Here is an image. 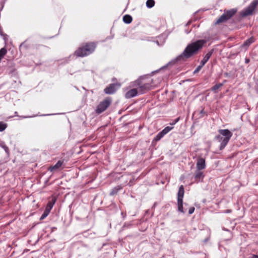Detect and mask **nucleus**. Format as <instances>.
Here are the masks:
<instances>
[{
	"instance_id": "1",
	"label": "nucleus",
	"mask_w": 258,
	"mask_h": 258,
	"mask_svg": "<svg viewBox=\"0 0 258 258\" xmlns=\"http://www.w3.org/2000/svg\"><path fill=\"white\" fill-rule=\"evenodd\" d=\"M206 42V41L204 40H199L188 44L180 57L182 58H188L191 57L202 48Z\"/></svg>"
},
{
	"instance_id": "2",
	"label": "nucleus",
	"mask_w": 258,
	"mask_h": 258,
	"mask_svg": "<svg viewBox=\"0 0 258 258\" xmlns=\"http://www.w3.org/2000/svg\"><path fill=\"white\" fill-rule=\"evenodd\" d=\"M218 133L219 135L216 136L214 139L221 142L220 149L222 150L227 145L233 134L228 129H220Z\"/></svg>"
},
{
	"instance_id": "3",
	"label": "nucleus",
	"mask_w": 258,
	"mask_h": 258,
	"mask_svg": "<svg viewBox=\"0 0 258 258\" xmlns=\"http://www.w3.org/2000/svg\"><path fill=\"white\" fill-rule=\"evenodd\" d=\"M95 46L93 43L87 44L84 47L78 49L75 52L77 56L83 57L91 52L95 49Z\"/></svg>"
},
{
	"instance_id": "4",
	"label": "nucleus",
	"mask_w": 258,
	"mask_h": 258,
	"mask_svg": "<svg viewBox=\"0 0 258 258\" xmlns=\"http://www.w3.org/2000/svg\"><path fill=\"white\" fill-rule=\"evenodd\" d=\"M57 200V197L52 195L48 199V203L45 209V210L41 215L40 219L41 220L44 219L49 214L51 210L52 209L53 205L55 203Z\"/></svg>"
},
{
	"instance_id": "5",
	"label": "nucleus",
	"mask_w": 258,
	"mask_h": 258,
	"mask_svg": "<svg viewBox=\"0 0 258 258\" xmlns=\"http://www.w3.org/2000/svg\"><path fill=\"white\" fill-rule=\"evenodd\" d=\"M258 4L257 1H253L241 13L242 17H246L251 15Z\"/></svg>"
},
{
	"instance_id": "6",
	"label": "nucleus",
	"mask_w": 258,
	"mask_h": 258,
	"mask_svg": "<svg viewBox=\"0 0 258 258\" xmlns=\"http://www.w3.org/2000/svg\"><path fill=\"white\" fill-rule=\"evenodd\" d=\"M111 103V99L106 98L103 101L101 102L98 105L96 112L97 113H100L106 109Z\"/></svg>"
},
{
	"instance_id": "7",
	"label": "nucleus",
	"mask_w": 258,
	"mask_h": 258,
	"mask_svg": "<svg viewBox=\"0 0 258 258\" xmlns=\"http://www.w3.org/2000/svg\"><path fill=\"white\" fill-rule=\"evenodd\" d=\"M120 86L119 84H112L110 85L108 87L104 89V92L106 94H112L116 91V87Z\"/></svg>"
},
{
	"instance_id": "8",
	"label": "nucleus",
	"mask_w": 258,
	"mask_h": 258,
	"mask_svg": "<svg viewBox=\"0 0 258 258\" xmlns=\"http://www.w3.org/2000/svg\"><path fill=\"white\" fill-rule=\"evenodd\" d=\"M179 120V118L175 119L172 122L170 123V125L171 126H168L162 130V137L167 133H168L173 128V125H174Z\"/></svg>"
},
{
	"instance_id": "9",
	"label": "nucleus",
	"mask_w": 258,
	"mask_h": 258,
	"mask_svg": "<svg viewBox=\"0 0 258 258\" xmlns=\"http://www.w3.org/2000/svg\"><path fill=\"white\" fill-rule=\"evenodd\" d=\"M184 195H178L177 204L178 210L181 213H184L183 209V198Z\"/></svg>"
},
{
	"instance_id": "10",
	"label": "nucleus",
	"mask_w": 258,
	"mask_h": 258,
	"mask_svg": "<svg viewBox=\"0 0 258 258\" xmlns=\"http://www.w3.org/2000/svg\"><path fill=\"white\" fill-rule=\"evenodd\" d=\"M205 160L202 158H200L198 159L197 162V169L198 170H201L205 169Z\"/></svg>"
},
{
	"instance_id": "11",
	"label": "nucleus",
	"mask_w": 258,
	"mask_h": 258,
	"mask_svg": "<svg viewBox=\"0 0 258 258\" xmlns=\"http://www.w3.org/2000/svg\"><path fill=\"white\" fill-rule=\"evenodd\" d=\"M236 12L237 10L236 9H232L225 11L224 14L229 20L236 14Z\"/></svg>"
},
{
	"instance_id": "12",
	"label": "nucleus",
	"mask_w": 258,
	"mask_h": 258,
	"mask_svg": "<svg viewBox=\"0 0 258 258\" xmlns=\"http://www.w3.org/2000/svg\"><path fill=\"white\" fill-rule=\"evenodd\" d=\"M138 93L136 89H132L128 91L125 94V97L127 98H130L135 96Z\"/></svg>"
},
{
	"instance_id": "13",
	"label": "nucleus",
	"mask_w": 258,
	"mask_h": 258,
	"mask_svg": "<svg viewBox=\"0 0 258 258\" xmlns=\"http://www.w3.org/2000/svg\"><path fill=\"white\" fill-rule=\"evenodd\" d=\"M227 20H228V19L227 18L226 15L224 13L216 20L215 24L218 25L223 22H225Z\"/></svg>"
},
{
	"instance_id": "14",
	"label": "nucleus",
	"mask_w": 258,
	"mask_h": 258,
	"mask_svg": "<svg viewBox=\"0 0 258 258\" xmlns=\"http://www.w3.org/2000/svg\"><path fill=\"white\" fill-rule=\"evenodd\" d=\"M204 175L203 172L200 170H198L195 173V179L197 182L199 181L201 179H203Z\"/></svg>"
},
{
	"instance_id": "15",
	"label": "nucleus",
	"mask_w": 258,
	"mask_h": 258,
	"mask_svg": "<svg viewBox=\"0 0 258 258\" xmlns=\"http://www.w3.org/2000/svg\"><path fill=\"white\" fill-rule=\"evenodd\" d=\"M255 41V39L253 37H251L248 39H247L242 44V47H248L251 44L253 43Z\"/></svg>"
},
{
	"instance_id": "16",
	"label": "nucleus",
	"mask_w": 258,
	"mask_h": 258,
	"mask_svg": "<svg viewBox=\"0 0 258 258\" xmlns=\"http://www.w3.org/2000/svg\"><path fill=\"white\" fill-rule=\"evenodd\" d=\"M213 51H214L213 49H212L210 51H209L205 55V56L204 57V58L202 60H203L205 62H207L208 61V60L209 59V58H210V57L211 56L212 54H213Z\"/></svg>"
},
{
	"instance_id": "17",
	"label": "nucleus",
	"mask_w": 258,
	"mask_h": 258,
	"mask_svg": "<svg viewBox=\"0 0 258 258\" xmlns=\"http://www.w3.org/2000/svg\"><path fill=\"white\" fill-rule=\"evenodd\" d=\"M62 162L61 161H59L55 165L50 167L49 170L51 171L56 170L58 169L62 165Z\"/></svg>"
},
{
	"instance_id": "18",
	"label": "nucleus",
	"mask_w": 258,
	"mask_h": 258,
	"mask_svg": "<svg viewBox=\"0 0 258 258\" xmlns=\"http://www.w3.org/2000/svg\"><path fill=\"white\" fill-rule=\"evenodd\" d=\"M123 20L125 23L129 24L132 21V18L131 16L126 15L123 18Z\"/></svg>"
},
{
	"instance_id": "19",
	"label": "nucleus",
	"mask_w": 258,
	"mask_h": 258,
	"mask_svg": "<svg viewBox=\"0 0 258 258\" xmlns=\"http://www.w3.org/2000/svg\"><path fill=\"white\" fill-rule=\"evenodd\" d=\"M223 84L222 83L217 84L211 88V90L216 92V90L221 88Z\"/></svg>"
},
{
	"instance_id": "20",
	"label": "nucleus",
	"mask_w": 258,
	"mask_h": 258,
	"mask_svg": "<svg viewBox=\"0 0 258 258\" xmlns=\"http://www.w3.org/2000/svg\"><path fill=\"white\" fill-rule=\"evenodd\" d=\"M154 4L155 2L154 0H148L146 2V6L150 8H152L154 6Z\"/></svg>"
},
{
	"instance_id": "21",
	"label": "nucleus",
	"mask_w": 258,
	"mask_h": 258,
	"mask_svg": "<svg viewBox=\"0 0 258 258\" xmlns=\"http://www.w3.org/2000/svg\"><path fill=\"white\" fill-rule=\"evenodd\" d=\"M7 50L5 48H3L0 50V60L4 57V56L6 54Z\"/></svg>"
},
{
	"instance_id": "22",
	"label": "nucleus",
	"mask_w": 258,
	"mask_h": 258,
	"mask_svg": "<svg viewBox=\"0 0 258 258\" xmlns=\"http://www.w3.org/2000/svg\"><path fill=\"white\" fill-rule=\"evenodd\" d=\"M7 125L6 123L0 122V132L3 131L6 128Z\"/></svg>"
},
{
	"instance_id": "23",
	"label": "nucleus",
	"mask_w": 258,
	"mask_h": 258,
	"mask_svg": "<svg viewBox=\"0 0 258 258\" xmlns=\"http://www.w3.org/2000/svg\"><path fill=\"white\" fill-rule=\"evenodd\" d=\"M184 187L182 185H181L179 187L178 194H184Z\"/></svg>"
},
{
	"instance_id": "24",
	"label": "nucleus",
	"mask_w": 258,
	"mask_h": 258,
	"mask_svg": "<svg viewBox=\"0 0 258 258\" xmlns=\"http://www.w3.org/2000/svg\"><path fill=\"white\" fill-rule=\"evenodd\" d=\"M161 138V132L159 133L157 137L155 138V140L157 141H159Z\"/></svg>"
},
{
	"instance_id": "25",
	"label": "nucleus",
	"mask_w": 258,
	"mask_h": 258,
	"mask_svg": "<svg viewBox=\"0 0 258 258\" xmlns=\"http://www.w3.org/2000/svg\"><path fill=\"white\" fill-rule=\"evenodd\" d=\"M194 211H195V208L194 207H190L189 209L188 213L189 214H192L194 212Z\"/></svg>"
},
{
	"instance_id": "26",
	"label": "nucleus",
	"mask_w": 258,
	"mask_h": 258,
	"mask_svg": "<svg viewBox=\"0 0 258 258\" xmlns=\"http://www.w3.org/2000/svg\"><path fill=\"white\" fill-rule=\"evenodd\" d=\"M121 189V187L120 186H118L116 188H115L112 191V194H115L117 192L118 189Z\"/></svg>"
},
{
	"instance_id": "27",
	"label": "nucleus",
	"mask_w": 258,
	"mask_h": 258,
	"mask_svg": "<svg viewBox=\"0 0 258 258\" xmlns=\"http://www.w3.org/2000/svg\"><path fill=\"white\" fill-rule=\"evenodd\" d=\"M202 69V67H201L200 66H198L196 69L194 71V73L196 74V73H198L200 70L201 69Z\"/></svg>"
},
{
	"instance_id": "28",
	"label": "nucleus",
	"mask_w": 258,
	"mask_h": 258,
	"mask_svg": "<svg viewBox=\"0 0 258 258\" xmlns=\"http://www.w3.org/2000/svg\"><path fill=\"white\" fill-rule=\"evenodd\" d=\"M206 63V62H205L203 60H202V61H201V64L199 66L202 68L205 64Z\"/></svg>"
},
{
	"instance_id": "29",
	"label": "nucleus",
	"mask_w": 258,
	"mask_h": 258,
	"mask_svg": "<svg viewBox=\"0 0 258 258\" xmlns=\"http://www.w3.org/2000/svg\"><path fill=\"white\" fill-rule=\"evenodd\" d=\"M249 58H246L245 59V62L246 63H249Z\"/></svg>"
},
{
	"instance_id": "30",
	"label": "nucleus",
	"mask_w": 258,
	"mask_h": 258,
	"mask_svg": "<svg viewBox=\"0 0 258 258\" xmlns=\"http://www.w3.org/2000/svg\"><path fill=\"white\" fill-rule=\"evenodd\" d=\"M253 258H258V256L254 255H253Z\"/></svg>"
},
{
	"instance_id": "31",
	"label": "nucleus",
	"mask_w": 258,
	"mask_h": 258,
	"mask_svg": "<svg viewBox=\"0 0 258 258\" xmlns=\"http://www.w3.org/2000/svg\"><path fill=\"white\" fill-rule=\"evenodd\" d=\"M5 150H6V151H7V150H8V148H7V147H6V149H5Z\"/></svg>"
}]
</instances>
